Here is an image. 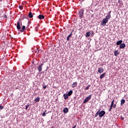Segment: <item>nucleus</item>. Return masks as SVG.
I'll return each instance as SVG.
<instances>
[{"mask_svg": "<svg viewBox=\"0 0 128 128\" xmlns=\"http://www.w3.org/2000/svg\"><path fill=\"white\" fill-rule=\"evenodd\" d=\"M90 98H92V95H89L87 98H86L84 100V101L83 102V104H86V102H88V100H90Z\"/></svg>", "mask_w": 128, "mask_h": 128, "instance_id": "nucleus-4", "label": "nucleus"}, {"mask_svg": "<svg viewBox=\"0 0 128 128\" xmlns=\"http://www.w3.org/2000/svg\"><path fill=\"white\" fill-rule=\"evenodd\" d=\"M99 112H100V110H98L96 114L94 115V117L96 118V116H99Z\"/></svg>", "mask_w": 128, "mask_h": 128, "instance_id": "nucleus-24", "label": "nucleus"}, {"mask_svg": "<svg viewBox=\"0 0 128 128\" xmlns=\"http://www.w3.org/2000/svg\"><path fill=\"white\" fill-rule=\"evenodd\" d=\"M98 72L99 74H102L104 72V68L102 67L98 68Z\"/></svg>", "mask_w": 128, "mask_h": 128, "instance_id": "nucleus-7", "label": "nucleus"}, {"mask_svg": "<svg viewBox=\"0 0 128 128\" xmlns=\"http://www.w3.org/2000/svg\"><path fill=\"white\" fill-rule=\"evenodd\" d=\"M106 73H104L102 74L100 76V78H104V76H106Z\"/></svg>", "mask_w": 128, "mask_h": 128, "instance_id": "nucleus-22", "label": "nucleus"}, {"mask_svg": "<svg viewBox=\"0 0 128 128\" xmlns=\"http://www.w3.org/2000/svg\"><path fill=\"white\" fill-rule=\"evenodd\" d=\"M72 90H71L70 91H69V92H68V94H67L68 95V96H72Z\"/></svg>", "mask_w": 128, "mask_h": 128, "instance_id": "nucleus-19", "label": "nucleus"}, {"mask_svg": "<svg viewBox=\"0 0 128 128\" xmlns=\"http://www.w3.org/2000/svg\"><path fill=\"white\" fill-rule=\"evenodd\" d=\"M91 34L90 32H88L86 34V38H88V36H90Z\"/></svg>", "mask_w": 128, "mask_h": 128, "instance_id": "nucleus-23", "label": "nucleus"}, {"mask_svg": "<svg viewBox=\"0 0 128 128\" xmlns=\"http://www.w3.org/2000/svg\"><path fill=\"white\" fill-rule=\"evenodd\" d=\"M112 108H116V104H114L112 106Z\"/></svg>", "mask_w": 128, "mask_h": 128, "instance_id": "nucleus-31", "label": "nucleus"}, {"mask_svg": "<svg viewBox=\"0 0 128 128\" xmlns=\"http://www.w3.org/2000/svg\"><path fill=\"white\" fill-rule=\"evenodd\" d=\"M106 18H107L108 20H110V18H112V15L108 13L107 14V16H106Z\"/></svg>", "mask_w": 128, "mask_h": 128, "instance_id": "nucleus-16", "label": "nucleus"}, {"mask_svg": "<svg viewBox=\"0 0 128 128\" xmlns=\"http://www.w3.org/2000/svg\"><path fill=\"white\" fill-rule=\"evenodd\" d=\"M38 26H36L35 28L36 32H38Z\"/></svg>", "mask_w": 128, "mask_h": 128, "instance_id": "nucleus-28", "label": "nucleus"}, {"mask_svg": "<svg viewBox=\"0 0 128 128\" xmlns=\"http://www.w3.org/2000/svg\"><path fill=\"white\" fill-rule=\"evenodd\" d=\"M38 50V52H42V50Z\"/></svg>", "mask_w": 128, "mask_h": 128, "instance_id": "nucleus-34", "label": "nucleus"}, {"mask_svg": "<svg viewBox=\"0 0 128 128\" xmlns=\"http://www.w3.org/2000/svg\"><path fill=\"white\" fill-rule=\"evenodd\" d=\"M64 100H68V94H64Z\"/></svg>", "mask_w": 128, "mask_h": 128, "instance_id": "nucleus-20", "label": "nucleus"}, {"mask_svg": "<svg viewBox=\"0 0 128 128\" xmlns=\"http://www.w3.org/2000/svg\"><path fill=\"white\" fill-rule=\"evenodd\" d=\"M120 48H126V44H122L120 46Z\"/></svg>", "mask_w": 128, "mask_h": 128, "instance_id": "nucleus-15", "label": "nucleus"}, {"mask_svg": "<svg viewBox=\"0 0 128 128\" xmlns=\"http://www.w3.org/2000/svg\"><path fill=\"white\" fill-rule=\"evenodd\" d=\"M29 107H30V104H28V105L26 106V110H28V108Z\"/></svg>", "mask_w": 128, "mask_h": 128, "instance_id": "nucleus-30", "label": "nucleus"}, {"mask_svg": "<svg viewBox=\"0 0 128 128\" xmlns=\"http://www.w3.org/2000/svg\"><path fill=\"white\" fill-rule=\"evenodd\" d=\"M46 110H45V112H44V113L42 114V116H46Z\"/></svg>", "mask_w": 128, "mask_h": 128, "instance_id": "nucleus-25", "label": "nucleus"}, {"mask_svg": "<svg viewBox=\"0 0 128 128\" xmlns=\"http://www.w3.org/2000/svg\"><path fill=\"white\" fill-rule=\"evenodd\" d=\"M121 119L122 120H124V118L121 117Z\"/></svg>", "mask_w": 128, "mask_h": 128, "instance_id": "nucleus-36", "label": "nucleus"}, {"mask_svg": "<svg viewBox=\"0 0 128 128\" xmlns=\"http://www.w3.org/2000/svg\"><path fill=\"white\" fill-rule=\"evenodd\" d=\"M72 32H74V31H72V32L70 33V34L68 35V37L66 38L67 40H70V36H72Z\"/></svg>", "mask_w": 128, "mask_h": 128, "instance_id": "nucleus-12", "label": "nucleus"}, {"mask_svg": "<svg viewBox=\"0 0 128 128\" xmlns=\"http://www.w3.org/2000/svg\"><path fill=\"white\" fill-rule=\"evenodd\" d=\"M24 30H26V26H23L22 29H20V32H24Z\"/></svg>", "mask_w": 128, "mask_h": 128, "instance_id": "nucleus-11", "label": "nucleus"}, {"mask_svg": "<svg viewBox=\"0 0 128 128\" xmlns=\"http://www.w3.org/2000/svg\"><path fill=\"white\" fill-rule=\"evenodd\" d=\"M122 40H120L116 42V44L117 46H120V45L122 44Z\"/></svg>", "mask_w": 128, "mask_h": 128, "instance_id": "nucleus-17", "label": "nucleus"}, {"mask_svg": "<svg viewBox=\"0 0 128 128\" xmlns=\"http://www.w3.org/2000/svg\"><path fill=\"white\" fill-rule=\"evenodd\" d=\"M4 107L2 105L0 106V110H4Z\"/></svg>", "mask_w": 128, "mask_h": 128, "instance_id": "nucleus-27", "label": "nucleus"}, {"mask_svg": "<svg viewBox=\"0 0 128 128\" xmlns=\"http://www.w3.org/2000/svg\"><path fill=\"white\" fill-rule=\"evenodd\" d=\"M63 112L64 114H68V108H65L63 110Z\"/></svg>", "mask_w": 128, "mask_h": 128, "instance_id": "nucleus-13", "label": "nucleus"}, {"mask_svg": "<svg viewBox=\"0 0 128 128\" xmlns=\"http://www.w3.org/2000/svg\"><path fill=\"white\" fill-rule=\"evenodd\" d=\"M116 54H118V51H115L114 52V54L115 56H117Z\"/></svg>", "mask_w": 128, "mask_h": 128, "instance_id": "nucleus-29", "label": "nucleus"}, {"mask_svg": "<svg viewBox=\"0 0 128 128\" xmlns=\"http://www.w3.org/2000/svg\"><path fill=\"white\" fill-rule=\"evenodd\" d=\"M19 8H20V10H22V8H23L22 6H19Z\"/></svg>", "mask_w": 128, "mask_h": 128, "instance_id": "nucleus-32", "label": "nucleus"}, {"mask_svg": "<svg viewBox=\"0 0 128 128\" xmlns=\"http://www.w3.org/2000/svg\"><path fill=\"white\" fill-rule=\"evenodd\" d=\"M104 114H106V112L104 110H102L101 112H100H100H99L100 118H102V116H104Z\"/></svg>", "mask_w": 128, "mask_h": 128, "instance_id": "nucleus-5", "label": "nucleus"}, {"mask_svg": "<svg viewBox=\"0 0 128 128\" xmlns=\"http://www.w3.org/2000/svg\"><path fill=\"white\" fill-rule=\"evenodd\" d=\"M108 22V18H106V17L104 18H103L102 22H101L102 26H106V22Z\"/></svg>", "mask_w": 128, "mask_h": 128, "instance_id": "nucleus-1", "label": "nucleus"}, {"mask_svg": "<svg viewBox=\"0 0 128 128\" xmlns=\"http://www.w3.org/2000/svg\"><path fill=\"white\" fill-rule=\"evenodd\" d=\"M76 128V125L74 126L72 128Z\"/></svg>", "mask_w": 128, "mask_h": 128, "instance_id": "nucleus-35", "label": "nucleus"}, {"mask_svg": "<svg viewBox=\"0 0 128 128\" xmlns=\"http://www.w3.org/2000/svg\"><path fill=\"white\" fill-rule=\"evenodd\" d=\"M76 86H78V82H74L72 84V88H76Z\"/></svg>", "mask_w": 128, "mask_h": 128, "instance_id": "nucleus-10", "label": "nucleus"}, {"mask_svg": "<svg viewBox=\"0 0 128 128\" xmlns=\"http://www.w3.org/2000/svg\"><path fill=\"white\" fill-rule=\"evenodd\" d=\"M43 88L46 90V86H43Z\"/></svg>", "mask_w": 128, "mask_h": 128, "instance_id": "nucleus-33", "label": "nucleus"}, {"mask_svg": "<svg viewBox=\"0 0 128 128\" xmlns=\"http://www.w3.org/2000/svg\"><path fill=\"white\" fill-rule=\"evenodd\" d=\"M44 66L43 64H41L39 65V66L38 68V72H42V66Z\"/></svg>", "mask_w": 128, "mask_h": 128, "instance_id": "nucleus-8", "label": "nucleus"}, {"mask_svg": "<svg viewBox=\"0 0 128 128\" xmlns=\"http://www.w3.org/2000/svg\"><path fill=\"white\" fill-rule=\"evenodd\" d=\"M20 26H22V21L18 20L17 22L16 28H17V29L20 30Z\"/></svg>", "mask_w": 128, "mask_h": 128, "instance_id": "nucleus-2", "label": "nucleus"}, {"mask_svg": "<svg viewBox=\"0 0 128 128\" xmlns=\"http://www.w3.org/2000/svg\"><path fill=\"white\" fill-rule=\"evenodd\" d=\"M108 14H112V11H110Z\"/></svg>", "mask_w": 128, "mask_h": 128, "instance_id": "nucleus-37", "label": "nucleus"}, {"mask_svg": "<svg viewBox=\"0 0 128 128\" xmlns=\"http://www.w3.org/2000/svg\"><path fill=\"white\" fill-rule=\"evenodd\" d=\"M84 11L82 9L79 11L78 14L80 18H82V16H84Z\"/></svg>", "mask_w": 128, "mask_h": 128, "instance_id": "nucleus-3", "label": "nucleus"}, {"mask_svg": "<svg viewBox=\"0 0 128 128\" xmlns=\"http://www.w3.org/2000/svg\"><path fill=\"white\" fill-rule=\"evenodd\" d=\"M40 97H38L34 100V102H40Z\"/></svg>", "mask_w": 128, "mask_h": 128, "instance_id": "nucleus-21", "label": "nucleus"}, {"mask_svg": "<svg viewBox=\"0 0 128 128\" xmlns=\"http://www.w3.org/2000/svg\"><path fill=\"white\" fill-rule=\"evenodd\" d=\"M34 14V13L32 14V12H30L28 13V16L30 18H33Z\"/></svg>", "mask_w": 128, "mask_h": 128, "instance_id": "nucleus-14", "label": "nucleus"}, {"mask_svg": "<svg viewBox=\"0 0 128 128\" xmlns=\"http://www.w3.org/2000/svg\"><path fill=\"white\" fill-rule=\"evenodd\" d=\"M124 102H126V100H124V99H122L120 101V106H123L124 104Z\"/></svg>", "mask_w": 128, "mask_h": 128, "instance_id": "nucleus-18", "label": "nucleus"}, {"mask_svg": "<svg viewBox=\"0 0 128 128\" xmlns=\"http://www.w3.org/2000/svg\"><path fill=\"white\" fill-rule=\"evenodd\" d=\"M90 88V85H88L86 88L85 90H89Z\"/></svg>", "mask_w": 128, "mask_h": 128, "instance_id": "nucleus-26", "label": "nucleus"}, {"mask_svg": "<svg viewBox=\"0 0 128 128\" xmlns=\"http://www.w3.org/2000/svg\"><path fill=\"white\" fill-rule=\"evenodd\" d=\"M114 99H113L111 102L110 108L108 110L109 112H112V107L114 106Z\"/></svg>", "mask_w": 128, "mask_h": 128, "instance_id": "nucleus-6", "label": "nucleus"}, {"mask_svg": "<svg viewBox=\"0 0 128 128\" xmlns=\"http://www.w3.org/2000/svg\"><path fill=\"white\" fill-rule=\"evenodd\" d=\"M37 18L39 20H44V16L42 14H40Z\"/></svg>", "mask_w": 128, "mask_h": 128, "instance_id": "nucleus-9", "label": "nucleus"}]
</instances>
